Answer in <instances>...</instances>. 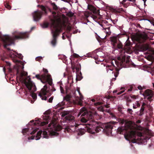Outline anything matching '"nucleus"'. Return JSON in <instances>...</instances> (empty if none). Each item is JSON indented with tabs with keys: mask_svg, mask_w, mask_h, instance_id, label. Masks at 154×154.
<instances>
[{
	"mask_svg": "<svg viewBox=\"0 0 154 154\" xmlns=\"http://www.w3.org/2000/svg\"><path fill=\"white\" fill-rule=\"evenodd\" d=\"M94 123L95 124H92L89 126L85 125V130L83 129L80 130L79 134L82 135L86 131L92 134H94L95 133L99 132L101 131L107 135L112 133L113 125L111 122L106 124H102L100 122H95Z\"/></svg>",
	"mask_w": 154,
	"mask_h": 154,
	"instance_id": "nucleus-1",
	"label": "nucleus"
},
{
	"mask_svg": "<svg viewBox=\"0 0 154 154\" xmlns=\"http://www.w3.org/2000/svg\"><path fill=\"white\" fill-rule=\"evenodd\" d=\"M28 37V34L27 32H18L17 35L14 36V38L6 35L3 37L2 40L4 43V47L5 48L8 50V54L9 55L10 57L14 58L17 57V55L14 54L9 48H8V46L14 44V40H15L26 38Z\"/></svg>",
	"mask_w": 154,
	"mask_h": 154,
	"instance_id": "nucleus-2",
	"label": "nucleus"
},
{
	"mask_svg": "<svg viewBox=\"0 0 154 154\" xmlns=\"http://www.w3.org/2000/svg\"><path fill=\"white\" fill-rule=\"evenodd\" d=\"M53 15L52 17H49V18L51 22V26L55 29L54 30H52V33L53 34L52 39L51 42V44L53 47H55L57 43V40L58 36L59 35L60 30L57 28V25L56 24L57 19V17L56 15V12L52 11Z\"/></svg>",
	"mask_w": 154,
	"mask_h": 154,
	"instance_id": "nucleus-3",
	"label": "nucleus"
},
{
	"mask_svg": "<svg viewBox=\"0 0 154 154\" xmlns=\"http://www.w3.org/2000/svg\"><path fill=\"white\" fill-rule=\"evenodd\" d=\"M88 8L91 12H88L84 14V15L86 18L91 17L96 21L102 18V16L100 14V10L99 9H97L91 5H88Z\"/></svg>",
	"mask_w": 154,
	"mask_h": 154,
	"instance_id": "nucleus-4",
	"label": "nucleus"
},
{
	"mask_svg": "<svg viewBox=\"0 0 154 154\" xmlns=\"http://www.w3.org/2000/svg\"><path fill=\"white\" fill-rule=\"evenodd\" d=\"M43 71L45 72L44 74L40 75L37 74L35 76V77L38 80H40L44 84L47 83V82L50 85H52V79L51 75L48 73V71L46 69L43 68Z\"/></svg>",
	"mask_w": 154,
	"mask_h": 154,
	"instance_id": "nucleus-5",
	"label": "nucleus"
},
{
	"mask_svg": "<svg viewBox=\"0 0 154 154\" xmlns=\"http://www.w3.org/2000/svg\"><path fill=\"white\" fill-rule=\"evenodd\" d=\"M41 8L42 11L38 10L35 11L32 14L33 20L35 21H39L41 19L43 14H47L48 11L51 12V10L50 8L45 7L44 6H41Z\"/></svg>",
	"mask_w": 154,
	"mask_h": 154,
	"instance_id": "nucleus-6",
	"label": "nucleus"
},
{
	"mask_svg": "<svg viewBox=\"0 0 154 154\" xmlns=\"http://www.w3.org/2000/svg\"><path fill=\"white\" fill-rule=\"evenodd\" d=\"M119 122L122 125L124 124V127H120L117 129V131L120 134H125L128 129L131 130V129L132 123L131 122L126 121L124 119H120Z\"/></svg>",
	"mask_w": 154,
	"mask_h": 154,
	"instance_id": "nucleus-7",
	"label": "nucleus"
},
{
	"mask_svg": "<svg viewBox=\"0 0 154 154\" xmlns=\"http://www.w3.org/2000/svg\"><path fill=\"white\" fill-rule=\"evenodd\" d=\"M80 115H81V121L82 122L86 123L89 119L92 118L91 114L88 112L86 108L84 107L80 109L78 116Z\"/></svg>",
	"mask_w": 154,
	"mask_h": 154,
	"instance_id": "nucleus-8",
	"label": "nucleus"
},
{
	"mask_svg": "<svg viewBox=\"0 0 154 154\" xmlns=\"http://www.w3.org/2000/svg\"><path fill=\"white\" fill-rule=\"evenodd\" d=\"M24 84L29 90L31 96L34 99H36L37 95L34 92L36 90V88L34 83L31 81L30 78H29L28 82L25 81Z\"/></svg>",
	"mask_w": 154,
	"mask_h": 154,
	"instance_id": "nucleus-9",
	"label": "nucleus"
},
{
	"mask_svg": "<svg viewBox=\"0 0 154 154\" xmlns=\"http://www.w3.org/2000/svg\"><path fill=\"white\" fill-rule=\"evenodd\" d=\"M137 135L139 137H141L142 134L141 133H137L135 131H131L129 133L125 134V138L128 140H131V142L133 143H137V139L136 138V135Z\"/></svg>",
	"mask_w": 154,
	"mask_h": 154,
	"instance_id": "nucleus-10",
	"label": "nucleus"
},
{
	"mask_svg": "<svg viewBox=\"0 0 154 154\" xmlns=\"http://www.w3.org/2000/svg\"><path fill=\"white\" fill-rule=\"evenodd\" d=\"M111 41L112 42V45L114 47L118 49H123L124 53L126 52L128 53L129 51L126 50V48L125 46L123 47L122 42L118 39L117 37H113L111 38Z\"/></svg>",
	"mask_w": 154,
	"mask_h": 154,
	"instance_id": "nucleus-11",
	"label": "nucleus"
},
{
	"mask_svg": "<svg viewBox=\"0 0 154 154\" xmlns=\"http://www.w3.org/2000/svg\"><path fill=\"white\" fill-rule=\"evenodd\" d=\"M47 85H45L38 93V96L42 100H47V97L45 95H48L49 96L51 95L50 91L47 90Z\"/></svg>",
	"mask_w": 154,
	"mask_h": 154,
	"instance_id": "nucleus-12",
	"label": "nucleus"
},
{
	"mask_svg": "<svg viewBox=\"0 0 154 154\" xmlns=\"http://www.w3.org/2000/svg\"><path fill=\"white\" fill-rule=\"evenodd\" d=\"M126 56L125 55L121 56L118 57L117 59L119 61H115L116 64L118 66H122L123 63L125 62L126 63H128L130 62V57L128 56L126 58L125 61Z\"/></svg>",
	"mask_w": 154,
	"mask_h": 154,
	"instance_id": "nucleus-13",
	"label": "nucleus"
},
{
	"mask_svg": "<svg viewBox=\"0 0 154 154\" xmlns=\"http://www.w3.org/2000/svg\"><path fill=\"white\" fill-rule=\"evenodd\" d=\"M69 111H64L62 112V116L64 117L65 116V119L67 122H72L74 121V117L69 114Z\"/></svg>",
	"mask_w": 154,
	"mask_h": 154,
	"instance_id": "nucleus-14",
	"label": "nucleus"
},
{
	"mask_svg": "<svg viewBox=\"0 0 154 154\" xmlns=\"http://www.w3.org/2000/svg\"><path fill=\"white\" fill-rule=\"evenodd\" d=\"M143 95L145 97H148L147 99L149 101H151L152 100V98L153 97L154 94L152 90L148 89L145 91Z\"/></svg>",
	"mask_w": 154,
	"mask_h": 154,
	"instance_id": "nucleus-15",
	"label": "nucleus"
},
{
	"mask_svg": "<svg viewBox=\"0 0 154 154\" xmlns=\"http://www.w3.org/2000/svg\"><path fill=\"white\" fill-rule=\"evenodd\" d=\"M42 134V135H43V138L47 139L48 138V134L46 131H39L37 132L36 136V140H38L40 139Z\"/></svg>",
	"mask_w": 154,
	"mask_h": 154,
	"instance_id": "nucleus-16",
	"label": "nucleus"
},
{
	"mask_svg": "<svg viewBox=\"0 0 154 154\" xmlns=\"http://www.w3.org/2000/svg\"><path fill=\"white\" fill-rule=\"evenodd\" d=\"M147 38V35L141 34L137 38V41L139 43H142L144 42Z\"/></svg>",
	"mask_w": 154,
	"mask_h": 154,
	"instance_id": "nucleus-17",
	"label": "nucleus"
},
{
	"mask_svg": "<svg viewBox=\"0 0 154 154\" xmlns=\"http://www.w3.org/2000/svg\"><path fill=\"white\" fill-rule=\"evenodd\" d=\"M120 70L119 69H118L117 68H115V71H113L112 72V73H114V74L115 78H112V81H115L116 80V78L118 77L119 74V70Z\"/></svg>",
	"mask_w": 154,
	"mask_h": 154,
	"instance_id": "nucleus-18",
	"label": "nucleus"
},
{
	"mask_svg": "<svg viewBox=\"0 0 154 154\" xmlns=\"http://www.w3.org/2000/svg\"><path fill=\"white\" fill-rule=\"evenodd\" d=\"M76 127L75 126H71L67 127L66 128L68 132H74L76 130Z\"/></svg>",
	"mask_w": 154,
	"mask_h": 154,
	"instance_id": "nucleus-19",
	"label": "nucleus"
},
{
	"mask_svg": "<svg viewBox=\"0 0 154 154\" xmlns=\"http://www.w3.org/2000/svg\"><path fill=\"white\" fill-rule=\"evenodd\" d=\"M114 66V65L113 64L112 62L111 63V65H108V64L106 65L107 72H108L109 70L111 71H112L113 69Z\"/></svg>",
	"mask_w": 154,
	"mask_h": 154,
	"instance_id": "nucleus-20",
	"label": "nucleus"
},
{
	"mask_svg": "<svg viewBox=\"0 0 154 154\" xmlns=\"http://www.w3.org/2000/svg\"><path fill=\"white\" fill-rule=\"evenodd\" d=\"M72 96L70 94H67L66 96L64 97V100L68 101L70 100V98L72 97Z\"/></svg>",
	"mask_w": 154,
	"mask_h": 154,
	"instance_id": "nucleus-21",
	"label": "nucleus"
},
{
	"mask_svg": "<svg viewBox=\"0 0 154 154\" xmlns=\"http://www.w3.org/2000/svg\"><path fill=\"white\" fill-rule=\"evenodd\" d=\"M140 106V104L138 102H137L134 104H133V108L134 109H135L137 107H139Z\"/></svg>",
	"mask_w": 154,
	"mask_h": 154,
	"instance_id": "nucleus-22",
	"label": "nucleus"
},
{
	"mask_svg": "<svg viewBox=\"0 0 154 154\" xmlns=\"http://www.w3.org/2000/svg\"><path fill=\"white\" fill-rule=\"evenodd\" d=\"M98 109L99 111H102L103 112H104V111H105L106 112H108L107 109H106V110H105L104 109V107L102 106H100V107H99L98 108Z\"/></svg>",
	"mask_w": 154,
	"mask_h": 154,
	"instance_id": "nucleus-23",
	"label": "nucleus"
},
{
	"mask_svg": "<svg viewBox=\"0 0 154 154\" xmlns=\"http://www.w3.org/2000/svg\"><path fill=\"white\" fill-rule=\"evenodd\" d=\"M49 134H50V135H51V136H57L59 134L56 132L55 131H52L51 132L49 133Z\"/></svg>",
	"mask_w": 154,
	"mask_h": 154,
	"instance_id": "nucleus-24",
	"label": "nucleus"
},
{
	"mask_svg": "<svg viewBox=\"0 0 154 154\" xmlns=\"http://www.w3.org/2000/svg\"><path fill=\"white\" fill-rule=\"evenodd\" d=\"M62 129L61 127L59 125L57 126L55 128L54 130L56 131H60Z\"/></svg>",
	"mask_w": 154,
	"mask_h": 154,
	"instance_id": "nucleus-25",
	"label": "nucleus"
},
{
	"mask_svg": "<svg viewBox=\"0 0 154 154\" xmlns=\"http://www.w3.org/2000/svg\"><path fill=\"white\" fill-rule=\"evenodd\" d=\"M49 25V23L48 22H45L42 25V27L43 28H46L48 27Z\"/></svg>",
	"mask_w": 154,
	"mask_h": 154,
	"instance_id": "nucleus-26",
	"label": "nucleus"
},
{
	"mask_svg": "<svg viewBox=\"0 0 154 154\" xmlns=\"http://www.w3.org/2000/svg\"><path fill=\"white\" fill-rule=\"evenodd\" d=\"M144 107L141 106V109L140 110V116L142 115L143 114V111L144 110Z\"/></svg>",
	"mask_w": 154,
	"mask_h": 154,
	"instance_id": "nucleus-27",
	"label": "nucleus"
},
{
	"mask_svg": "<svg viewBox=\"0 0 154 154\" xmlns=\"http://www.w3.org/2000/svg\"><path fill=\"white\" fill-rule=\"evenodd\" d=\"M131 45V42L127 40L125 43V47L126 46H128Z\"/></svg>",
	"mask_w": 154,
	"mask_h": 154,
	"instance_id": "nucleus-28",
	"label": "nucleus"
},
{
	"mask_svg": "<svg viewBox=\"0 0 154 154\" xmlns=\"http://www.w3.org/2000/svg\"><path fill=\"white\" fill-rule=\"evenodd\" d=\"M5 6L6 8L9 10H10L11 8V6L7 2L5 3Z\"/></svg>",
	"mask_w": 154,
	"mask_h": 154,
	"instance_id": "nucleus-29",
	"label": "nucleus"
},
{
	"mask_svg": "<svg viewBox=\"0 0 154 154\" xmlns=\"http://www.w3.org/2000/svg\"><path fill=\"white\" fill-rule=\"evenodd\" d=\"M28 131V128H25L23 129L22 131V133L24 135H25L26 133Z\"/></svg>",
	"mask_w": 154,
	"mask_h": 154,
	"instance_id": "nucleus-30",
	"label": "nucleus"
},
{
	"mask_svg": "<svg viewBox=\"0 0 154 154\" xmlns=\"http://www.w3.org/2000/svg\"><path fill=\"white\" fill-rule=\"evenodd\" d=\"M116 98V97L115 96H108V98L109 99H110L111 100H114Z\"/></svg>",
	"mask_w": 154,
	"mask_h": 154,
	"instance_id": "nucleus-31",
	"label": "nucleus"
},
{
	"mask_svg": "<svg viewBox=\"0 0 154 154\" xmlns=\"http://www.w3.org/2000/svg\"><path fill=\"white\" fill-rule=\"evenodd\" d=\"M52 5L53 9L55 10H57L58 9L57 7L55 4L54 3H52Z\"/></svg>",
	"mask_w": 154,
	"mask_h": 154,
	"instance_id": "nucleus-32",
	"label": "nucleus"
},
{
	"mask_svg": "<svg viewBox=\"0 0 154 154\" xmlns=\"http://www.w3.org/2000/svg\"><path fill=\"white\" fill-rule=\"evenodd\" d=\"M17 55H18V58L20 59L21 60H22L23 59V56H22V55L20 54H18L17 53H16Z\"/></svg>",
	"mask_w": 154,
	"mask_h": 154,
	"instance_id": "nucleus-33",
	"label": "nucleus"
},
{
	"mask_svg": "<svg viewBox=\"0 0 154 154\" xmlns=\"http://www.w3.org/2000/svg\"><path fill=\"white\" fill-rule=\"evenodd\" d=\"M68 15L69 17H72L73 16L74 14L72 12L70 11L68 13Z\"/></svg>",
	"mask_w": 154,
	"mask_h": 154,
	"instance_id": "nucleus-34",
	"label": "nucleus"
},
{
	"mask_svg": "<svg viewBox=\"0 0 154 154\" xmlns=\"http://www.w3.org/2000/svg\"><path fill=\"white\" fill-rule=\"evenodd\" d=\"M42 59V57H37L35 58V60L38 61H40Z\"/></svg>",
	"mask_w": 154,
	"mask_h": 154,
	"instance_id": "nucleus-35",
	"label": "nucleus"
},
{
	"mask_svg": "<svg viewBox=\"0 0 154 154\" xmlns=\"http://www.w3.org/2000/svg\"><path fill=\"white\" fill-rule=\"evenodd\" d=\"M48 123L47 122H41V125L42 126H44V125H47Z\"/></svg>",
	"mask_w": 154,
	"mask_h": 154,
	"instance_id": "nucleus-36",
	"label": "nucleus"
},
{
	"mask_svg": "<svg viewBox=\"0 0 154 154\" xmlns=\"http://www.w3.org/2000/svg\"><path fill=\"white\" fill-rule=\"evenodd\" d=\"M60 89L61 91V92L62 93H63L64 92V91L63 87H62L61 85H60Z\"/></svg>",
	"mask_w": 154,
	"mask_h": 154,
	"instance_id": "nucleus-37",
	"label": "nucleus"
},
{
	"mask_svg": "<svg viewBox=\"0 0 154 154\" xmlns=\"http://www.w3.org/2000/svg\"><path fill=\"white\" fill-rule=\"evenodd\" d=\"M27 75H28L27 73L26 72H23L21 73V76H27Z\"/></svg>",
	"mask_w": 154,
	"mask_h": 154,
	"instance_id": "nucleus-38",
	"label": "nucleus"
},
{
	"mask_svg": "<svg viewBox=\"0 0 154 154\" xmlns=\"http://www.w3.org/2000/svg\"><path fill=\"white\" fill-rule=\"evenodd\" d=\"M53 99V97H50L48 100V102L49 103H52V100Z\"/></svg>",
	"mask_w": 154,
	"mask_h": 154,
	"instance_id": "nucleus-39",
	"label": "nucleus"
},
{
	"mask_svg": "<svg viewBox=\"0 0 154 154\" xmlns=\"http://www.w3.org/2000/svg\"><path fill=\"white\" fill-rule=\"evenodd\" d=\"M73 56L75 58H78L79 57L78 54L75 53H74L73 54Z\"/></svg>",
	"mask_w": 154,
	"mask_h": 154,
	"instance_id": "nucleus-40",
	"label": "nucleus"
},
{
	"mask_svg": "<svg viewBox=\"0 0 154 154\" xmlns=\"http://www.w3.org/2000/svg\"><path fill=\"white\" fill-rule=\"evenodd\" d=\"M65 104V103L63 102H62L61 103H59L58 104V105L59 106H62L64 105Z\"/></svg>",
	"mask_w": 154,
	"mask_h": 154,
	"instance_id": "nucleus-41",
	"label": "nucleus"
},
{
	"mask_svg": "<svg viewBox=\"0 0 154 154\" xmlns=\"http://www.w3.org/2000/svg\"><path fill=\"white\" fill-rule=\"evenodd\" d=\"M131 98L135 99L136 98V96L134 95H131L130 96Z\"/></svg>",
	"mask_w": 154,
	"mask_h": 154,
	"instance_id": "nucleus-42",
	"label": "nucleus"
},
{
	"mask_svg": "<svg viewBox=\"0 0 154 154\" xmlns=\"http://www.w3.org/2000/svg\"><path fill=\"white\" fill-rule=\"evenodd\" d=\"M127 111L131 114H132V112L133 111L132 109H128Z\"/></svg>",
	"mask_w": 154,
	"mask_h": 154,
	"instance_id": "nucleus-43",
	"label": "nucleus"
},
{
	"mask_svg": "<svg viewBox=\"0 0 154 154\" xmlns=\"http://www.w3.org/2000/svg\"><path fill=\"white\" fill-rule=\"evenodd\" d=\"M13 60L14 62L16 63H20V61L18 60L15 59H14Z\"/></svg>",
	"mask_w": 154,
	"mask_h": 154,
	"instance_id": "nucleus-44",
	"label": "nucleus"
},
{
	"mask_svg": "<svg viewBox=\"0 0 154 154\" xmlns=\"http://www.w3.org/2000/svg\"><path fill=\"white\" fill-rule=\"evenodd\" d=\"M121 4L125 8H127L128 7V5L126 3H124V4Z\"/></svg>",
	"mask_w": 154,
	"mask_h": 154,
	"instance_id": "nucleus-45",
	"label": "nucleus"
},
{
	"mask_svg": "<svg viewBox=\"0 0 154 154\" xmlns=\"http://www.w3.org/2000/svg\"><path fill=\"white\" fill-rule=\"evenodd\" d=\"M124 91H122L120 92H119L118 93H117V95H119L122 93H123Z\"/></svg>",
	"mask_w": 154,
	"mask_h": 154,
	"instance_id": "nucleus-46",
	"label": "nucleus"
},
{
	"mask_svg": "<svg viewBox=\"0 0 154 154\" xmlns=\"http://www.w3.org/2000/svg\"><path fill=\"white\" fill-rule=\"evenodd\" d=\"M137 88L140 90H142V88L141 85L138 86Z\"/></svg>",
	"mask_w": 154,
	"mask_h": 154,
	"instance_id": "nucleus-47",
	"label": "nucleus"
},
{
	"mask_svg": "<svg viewBox=\"0 0 154 154\" xmlns=\"http://www.w3.org/2000/svg\"><path fill=\"white\" fill-rule=\"evenodd\" d=\"M133 87L132 86H131L130 88L128 89V91H131L132 90Z\"/></svg>",
	"mask_w": 154,
	"mask_h": 154,
	"instance_id": "nucleus-48",
	"label": "nucleus"
},
{
	"mask_svg": "<svg viewBox=\"0 0 154 154\" xmlns=\"http://www.w3.org/2000/svg\"><path fill=\"white\" fill-rule=\"evenodd\" d=\"M5 62L6 63V65H7V66H10L11 65V64L10 63L7 61H6Z\"/></svg>",
	"mask_w": 154,
	"mask_h": 154,
	"instance_id": "nucleus-49",
	"label": "nucleus"
},
{
	"mask_svg": "<svg viewBox=\"0 0 154 154\" xmlns=\"http://www.w3.org/2000/svg\"><path fill=\"white\" fill-rule=\"evenodd\" d=\"M6 35L8 36L7 35ZM5 35L3 36V37H2V34L1 32H0V38H1L2 39V38ZM2 40L3 41V40Z\"/></svg>",
	"mask_w": 154,
	"mask_h": 154,
	"instance_id": "nucleus-50",
	"label": "nucleus"
},
{
	"mask_svg": "<svg viewBox=\"0 0 154 154\" xmlns=\"http://www.w3.org/2000/svg\"><path fill=\"white\" fill-rule=\"evenodd\" d=\"M109 104H107L106 105H104V106H105V107L106 108H109Z\"/></svg>",
	"mask_w": 154,
	"mask_h": 154,
	"instance_id": "nucleus-51",
	"label": "nucleus"
},
{
	"mask_svg": "<svg viewBox=\"0 0 154 154\" xmlns=\"http://www.w3.org/2000/svg\"><path fill=\"white\" fill-rule=\"evenodd\" d=\"M56 90V89L54 87H52V88L51 89V91H55Z\"/></svg>",
	"mask_w": 154,
	"mask_h": 154,
	"instance_id": "nucleus-52",
	"label": "nucleus"
},
{
	"mask_svg": "<svg viewBox=\"0 0 154 154\" xmlns=\"http://www.w3.org/2000/svg\"><path fill=\"white\" fill-rule=\"evenodd\" d=\"M75 69H76V70L77 71V72H79V67H75Z\"/></svg>",
	"mask_w": 154,
	"mask_h": 154,
	"instance_id": "nucleus-53",
	"label": "nucleus"
},
{
	"mask_svg": "<svg viewBox=\"0 0 154 154\" xmlns=\"http://www.w3.org/2000/svg\"><path fill=\"white\" fill-rule=\"evenodd\" d=\"M36 131L35 130L33 131H32V132H31V134H34L35 132Z\"/></svg>",
	"mask_w": 154,
	"mask_h": 154,
	"instance_id": "nucleus-54",
	"label": "nucleus"
},
{
	"mask_svg": "<svg viewBox=\"0 0 154 154\" xmlns=\"http://www.w3.org/2000/svg\"><path fill=\"white\" fill-rule=\"evenodd\" d=\"M145 105L146 104L145 103H143L142 104V105L141 106L144 107V106H145Z\"/></svg>",
	"mask_w": 154,
	"mask_h": 154,
	"instance_id": "nucleus-55",
	"label": "nucleus"
},
{
	"mask_svg": "<svg viewBox=\"0 0 154 154\" xmlns=\"http://www.w3.org/2000/svg\"><path fill=\"white\" fill-rule=\"evenodd\" d=\"M5 59V58L3 57H2L1 58V60L3 61H4Z\"/></svg>",
	"mask_w": 154,
	"mask_h": 154,
	"instance_id": "nucleus-56",
	"label": "nucleus"
},
{
	"mask_svg": "<svg viewBox=\"0 0 154 154\" xmlns=\"http://www.w3.org/2000/svg\"><path fill=\"white\" fill-rule=\"evenodd\" d=\"M137 27H139L140 28L141 27V26L140 25L139 23L137 24Z\"/></svg>",
	"mask_w": 154,
	"mask_h": 154,
	"instance_id": "nucleus-57",
	"label": "nucleus"
},
{
	"mask_svg": "<svg viewBox=\"0 0 154 154\" xmlns=\"http://www.w3.org/2000/svg\"><path fill=\"white\" fill-rule=\"evenodd\" d=\"M24 93H25V95H27L28 94H29V93L26 91L25 92H24Z\"/></svg>",
	"mask_w": 154,
	"mask_h": 154,
	"instance_id": "nucleus-58",
	"label": "nucleus"
},
{
	"mask_svg": "<svg viewBox=\"0 0 154 154\" xmlns=\"http://www.w3.org/2000/svg\"><path fill=\"white\" fill-rule=\"evenodd\" d=\"M67 29L69 31H70L71 29V27L70 26H68L67 27Z\"/></svg>",
	"mask_w": 154,
	"mask_h": 154,
	"instance_id": "nucleus-59",
	"label": "nucleus"
},
{
	"mask_svg": "<svg viewBox=\"0 0 154 154\" xmlns=\"http://www.w3.org/2000/svg\"><path fill=\"white\" fill-rule=\"evenodd\" d=\"M128 102H131V100L130 99H129L128 98Z\"/></svg>",
	"mask_w": 154,
	"mask_h": 154,
	"instance_id": "nucleus-60",
	"label": "nucleus"
},
{
	"mask_svg": "<svg viewBox=\"0 0 154 154\" xmlns=\"http://www.w3.org/2000/svg\"><path fill=\"white\" fill-rule=\"evenodd\" d=\"M146 0H143V1L144 2V5H145V3H146Z\"/></svg>",
	"mask_w": 154,
	"mask_h": 154,
	"instance_id": "nucleus-61",
	"label": "nucleus"
},
{
	"mask_svg": "<svg viewBox=\"0 0 154 154\" xmlns=\"http://www.w3.org/2000/svg\"><path fill=\"white\" fill-rule=\"evenodd\" d=\"M117 90H115L113 91V93H116L117 92Z\"/></svg>",
	"mask_w": 154,
	"mask_h": 154,
	"instance_id": "nucleus-62",
	"label": "nucleus"
},
{
	"mask_svg": "<svg viewBox=\"0 0 154 154\" xmlns=\"http://www.w3.org/2000/svg\"><path fill=\"white\" fill-rule=\"evenodd\" d=\"M100 25L101 26L103 27V28H104V26H103V24H100Z\"/></svg>",
	"mask_w": 154,
	"mask_h": 154,
	"instance_id": "nucleus-63",
	"label": "nucleus"
},
{
	"mask_svg": "<svg viewBox=\"0 0 154 154\" xmlns=\"http://www.w3.org/2000/svg\"><path fill=\"white\" fill-rule=\"evenodd\" d=\"M3 70L5 72V71L6 69L5 67H4L3 68Z\"/></svg>",
	"mask_w": 154,
	"mask_h": 154,
	"instance_id": "nucleus-64",
	"label": "nucleus"
}]
</instances>
